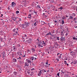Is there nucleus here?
Segmentation results:
<instances>
[{"label":"nucleus","mask_w":77,"mask_h":77,"mask_svg":"<svg viewBox=\"0 0 77 77\" xmlns=\"http://www.w3.org/2000/svg\"><path fill=\"white\" fill-rule=\"evenodd\" d=\"M31 42H32V39L29 38L28 40H26L25 41V43L26 44H30Z\"/></svg>","instance_id":"obj_1"},{"label":"nucleus","mask_w":77,"mask_h":77,"mask_svg":"<svg viewBox=\"0 0 77 77\" xmlns=\"http://www.w3.org/2000/svg\"><path fill=\"white\" fill-rule=\"evenodd\" d=\"M26 61L27 63H28L29 64H30V65H31V63H32V61H31V60H29L26 59Z\"/></svg>","instance_id":"obj_2"},{"label":"nucleus","mask_w":77,"mask_h":77,"mask_svg":"<svg viewBox=\"0 0 77 77\" xmlns=\"http://www.w3.org/2000/svg\"><path fill=\"white\" fill-rule=\"evenodd\" d=\"M30 60L31 61L33 60H36L37 58L36 57H31L30 58Z\"/></svg>","instance_id":"obj_3"},{"label":"nucleus","mask_w":77,"mask_h":77,"mask_svg":"<svg viewBox=\"0 0 77 77\" xmlns=\"http://www.w3.org/2000/svg\"><path fill=\"white\" fill-rule=\"evenodd\" d=\"M60 39L61 42H63V41H65V38L62 36L61 37Z\"/></svg>","instance_id":"obj_4"},{"label":"nucleus","mask_w":77,"mask_h":77,"mask_svg":"<svg viewBox=\"0 0 77 77\" xmlns=\"http://www.w3.org/2000/svg\"><path fill=\"white\" fill-rule=\"evenodd\" d=\"M13 32H15V33H18V32H18V28H16L15 29H13Z\"/></svg>","instance_id":"obj_5"},{"label":"nucleus","mask_w":77,"mask_h":77,"mask_svg":"<svg viewBox=\"0 0 77 77\" xmlns=\"http://www.w3.org/2000/svg\"><path fill=\"white\" fill-rule=\"evenodd\" d=\"M70 54H71V55H72V56H73V55H75V52L73 51L70 52Z\"/></svg>","instance_id":"obj_6"},{"label":"nucleus","mask_w":77,"mask_h":77,"mask_svg":"<svg viewBox=\"0 0 77 77\" xmlns=\"http://www.w3.org/2000/svg\"><path fill=\"white\" fill-rule=\"evenodd\" d=\"M13 50L14 51H17V47L15 46H13Z\"/></svg>","instance_id":"obj_7"},{"label":"nucleus","mask_w":77,"mask_h":77,"mask_svg":"<svg viewBox=\"0 0 77 77\" xmlns=\"http://www.w3.org/2000/svg\"><path fill=\"white\" fill-rule=\"evenodd\" d=\"M23 30H24L26 28V27H27V26L26 24H23Z\"/></svg>","instance_id":"obj_8"},{"label":"nucleus","mask_w":77,"mask_h":77,"mask_svg":"<svg viewBox=\"0 0 77 77\" xmlns=\"http://www.w3.org/2000/svg\"><path fill=\"white\" fill-rule=\"evenodd\" d=\"M29 66V64L27 63L26 62L25 64V66Z\"/></svg>","instance_id":"obj_9"},{"label":"nucleus","mask_w":77,"mask_h":77,"mask_svg":"<svg viewBox=\"0 0 77 77\" xmlns=\"http://www.w3.org/2000/svg\"><path fill=\"white\" fill-rule=\"evenodd\" d=\"M5 53L4 52H2V58H5Z\"/></svg>","instance_id":"obj_10"},{"label":"nucleus","mask_w":77,"mask_h":77,"mask_svg":"<svg viewBox=\"0 0 77 77\" xmlns=\"http://www.w3.org/2000/svg\"><path fill=\"white\" fill-rule=\"evenodd\" d=\"M59 54V56H58V58L59 59H61V56H62V54H60L58 53L57 54V56H58Z\"/></svg>","instance_id":"obj_11"},{"label":"nucleus","mask_w":77,"mask_h":77,"mask_svg":"<svg viewBox=\"0 0 77 77\" xmlns=\"http://www.w3.org/2000/svg\"><path fill=\"white\" fill-rule=\"evenodd\" d=\"M18 18V17H12V19L14 21H15L16 20V19H17Z\"/></svg>","instance_id":"obj_12"},{"label":"nucleus","mask_w":77,"mask_h":77,"mask_svg":"<svg viewBox=\"0 0 77 77\" xmlns=\"http://www.w3.org/2000/svg\"><path fill=\"white\" fill-rule=\"evenodd\" d=\"M19 62H20V65H22V64L23 63V61H21L20 60H19Z\"/></svg>","instance_id":"obj_13"},{"label":"nucleus","mask_w":77,"mask_h":77,"mask_svg":"<svg viewBox=\"0 0 77 77\" xmlns=\"http://www.w3.org/2000/svg\"><path fill=\"white\" fill-rule=\"evenodd\" d=\"M13 62H17V59L15 58H13Z\"/></svg>","instance_id":"obj_14"},{"label":"nucleus","mask_w":77,"mask_h":77,"mask_svg":"<svg viewBox=\"0 0 77 77\" xmlns=\"http://www.w3.org/2000/svg\"><path fill=\"white\" fill-rule=\"evenodd\" d=\"M24 37H27V35H26V34L24 36H22V38L23 40H24V39H25L24 38Z\"/></svg>","instance_id":"obj_15"},{"label":"nucleus","mask_w":77,"mask_h":77,"mask_svg":"<svg viewBox=\"0 0 77 77\" xmlns=\"http://www.w3.org/2000/svg\"><path fill=\"white\" fill-rule=\"evenodd\" d=\"M71 63H72H72H73V64H76V63H77V61H75L74 62H72Z\"/></svg>","instance_id":"obj_16"},{"label":"nucleus","mask_w":77,"mask_h":77,"mask_svg":"<svg viewBox=\"0 0 77 77\" xmlns=\"http://www.w3.org/2000/svg\"><path fill=\"white\" fill-rule=\"evenodd\" d=\"M17 72H14L13 75H17Z\"/></svg>","instance_id":"obj_17"},{"label":"nucleus","mask_w":77,"mask_h":77,"mask_svg":"<svg viewBox=\"0 0 77 77\" xmlns=\"http://www.w3.org/2000/svg\"><path fill=\"white\" fill-rule=\"evenodd\" d=\"M73 39H74L75 40H76V41H77V38L75 37V36H74L73 38Z\"/></svg>","instance_id":"obj_18"},{"label":"nucleus","mask_w":77,"mask_h":77,"mask_svg":"<svg viewBox=\"0 0 77 77\" xmlns=\"http://www.w3.org/2000/svg\"><path fill=\"white\" fill-rule=\"evenodd\" d=\"M36 9H41V7H40V6L38 5L37 7L36 8Z\"/></svg>","instance_id":"obj_19"},{"label":"nucleus","mask_w":77,"mask_h":77,"mask_svg":"<svg viewBox=\"0 0 77 77\" xmlns=\"http://www.w3.org/2000/svg\"><path fill=\"white\" fill-rule=\"evenodd\" d=\"M52 35L51 34V32H50L49 33H48L46 35Z\"/></svg>","instance_id":"obj_20"},{"label":"nucleus","mask_w":77,"mask_h":77,"mask_svg":"<svg viewBox=\"0 0 77 77\" xmlns=\"http://www.w3.org/2000/svg\"><path fill=\"white\" fill-rule=\"evenodd\" d=\"M38 22H37L35 23H34V25L35 26H37V24H38Z\"/></svg>","instance_id":"obj_21"},{"label":"nucleus","mask_w":77,"mask_h":77,"mask_svg":"<svg viewBox=\"0 0 77 77\" xmlns=\"http://www.w3.org/2000/svg\"><path fill=\"white\" fill-rule=\"evenodd\" d=\"M69 19H70V20H71V19L72 20V19H73V17H72V16H70L69 17Z\"/></svg>","instance_id":"obj_22"},{"label":"nucleus","mask_w":77,"mask_h":77,"mask_svg":"<svg viewBox=\"0 0 77 77\" xmlns=\"http://www.w3.org/2000/svg\"><path fill=\"white\" fill-rule=\"evenodd\" d=\"M45 63L46 65H48V60H47L46 62Z\"/></svg>","instance_id":"obj_23"},{"label":"nucleus","mask_w":77,"mask_h":77,"mask_svg":"<svg viewBox=\"0 0 77 77\" xmlns=\"http://www.w3.org/2000/svg\"><path fill=\"white\" fill-rule=\"evenodd\" d=\"M62 22V24L63 25V24H64V23H65L64 22V21L63 20H62L61 21Z\"/></svg>","instance_id":"obj_24"},{"label":"nucleus","mask_w":77,"mask_h":77,"mask_svg":"<svg viewBox=\"0 0 77 77\" xmlns=\"http://www.w3.org/2000/svg\"><path fill=\"white\" fill-rule=\"evenodd\" d=\"M17 54H18L19 55H22V54H21V52H17Z\"/></svg>","instance_id":"obj_25"},{"label":"nucleus","mask_w":77,"mask_h":77,"mask_svg":"<svg viewBox=\"0 0 77 77\" xmlns=\"http://www.w3.org/2000/svg\"><path fill=\"white\" fill-rule=\"evenodd\" d=\"M12 6H14V2H13L11 3Z\"/></svg>","instance_id":"obj_26"},{"label":"nucleus","mask_w":77,"mask_h":77,"mask_svg":"<svg viewBox=\"0 0 77 77\" xmlns=\"http://www.w3.org/2000/svg\"><path fill=\"white\" fill-rule=\"evenodd\" d=\"M42 70H40V71H39V73L40 74H42Z\"/></svg>","instance_id":"obj_27"},{"label":"nucleus","mask_w":77,"mask_h":77,"mask_svg":"<svg viewBox=\"0 0 77 77\" xmlns=\"http://www.w3.org/2000/svg\"><path fill=\"white\" fill-rule=\"evenodd\" d=\"M28 18H31V14H29L28 16Z\"/></svg>","instance_id":"obj_28"},{"label":"nucleus","mask_w":77,"mask_h":77,"mask_svg":"<svg viewBox=\"0 0 77 77\" xmlns=\"http://www.w3.org/2000/svg\"><path fill=\"white\" fill-rule=\"evenodd\" d=\"M76 15L75 14H74V13L72 14V16L73 17H75V16Z\"/></svg>","instance_id":"obj_29"},{"label":"nucleus","mask_w":77,"mask_h":77,"mask_svg":"<svg viewBox=\"0 0 77 77\" xmlns=\"http://www.w3.org/2000/svg\"><path fill=\"white\" fill-rule=\"evenodd\" d=\"M41 74H40V73L38 72V76H40L41 75Z\"/></svg>","instance_id":"obj_30"},{"label":"nucleus","mask_w":77,"mask_h":77,"mask_svg":"<svg viewBox=\"0 0 77 77\" xmlns=\"http://www.w3.org/2000/svg\"><path fill=\"white\" fill-rule=\"evenodd\" d=\"M32 52H33V51H35V50L34 48H32Z\"/></svg>","instance_id":"obj_31"},{"label":"nucleus","mask_w":77,"mask_h":77,"mask_svg":"<svg viewBox=\"0 0 77 77\" xmlns=\"http://www.w3.org/2000/svg\"><path fill=\"white\" fill-rule=\"evenodd\" d=\"M42 72H46V70H45L42 69Z\"/></svg>","instance_id":"obj_32"},{"label":"nucleus","mask_w":77,"mask_h":77,"mask_svg":"<svg viewBox=\"0 0 77 77\" xmlns=\"http://www.w3.org/2000/svg\"><path fill=\"white\" fill-rule=\"evenodd\" d=\"M44 23H45L44 22L42 21V23H41L42 25H43V24H44Z\"/></svg>","instance_id":"obj_33"},{"label":"nucleus","mask_w":77,"mask_h":77,"mask_svg":"<svg viewBox=\"0 0 77 77\" xmlns=\"http://www.w3.org/2000/svg\"><path fill=\"white\" fill-rule=\"evenodd\" d=\"M60 74V72H59L57 74V75L58 77H59V75Z\"/></svg>","instance_id":"obj_34"},{"label":"nucleus","mask_w":77,"mask_h":77,"mask_svg":"<svg viewBox=\"0 0 77 77\" xmlns=\"http://www.w3.org/2000/svg\"><path fill=\"white\" fill-rule=\"evenodd\" d=\"M62 9H63V8L62 7H60V8H59V9H60L61 11L62 10Z\"/></svg>","instance_id":"obj_35"},{"label":"nucleus","mask_w":77,"mask_h":77,"mask_svg":"<svg viewBox=\"0 0 77 77\" xmlns=\"http://www.w3.org/2000/svg\"><path fill=\"white\" fill-rule=\"evenodd\" d=\"M3 31H1L0 32V34H3Z\"/></svg>","instance_id":"obj_36"},{"label":"nucleus","mask_w":77,"mask_h":77,"mask_svg":"<svg viewBox=\"0 0 77 77\" xmlns=\"http://www.w3.org/2000/svg\"><path fill=\"white\" fill-rule=\"evenodd\" d=\"M45 53H43L42 54V56H45Z\"/></svg>","instance_id":"obj_37"},{"label":"nucleus","mask_w":77,"mask_h":77,"mask_svg":"<svg viewBox=\"0 0 77 77\" xmlns=\"http://www.w3.org/2000/svg\"><path fill=\"white\" fill-rule=\"evenodd\" d=\"M20 12H19V11H16V14H19V13Z\"/></svg>","instance_id":"obj_38"},{"label":"nucleus","mask_w":77,"mask_h":77,"mask_svg":"<svg viewBox=\"0 0 77 77\" xmlns=\"http://www.w3.org/2000/svg\"><path fill=\"white\" fill-rule=\"evenodd\" d=\"M65 17H62V20H65Z\"/></svg>","instance_id":"obj_39"},{"label":"nucleus","mask_w":77,"mask_h":77,"mask_svg":"<svg viewBox=\"0 0 77 77\" xmlns=\"http://www.w3.org/2000/svg\"><path fill=\"white\" fill-rule=\"evenodd\" d=\"M28 51V53H30V51L29 50H28V51Z\"/></svg>","instance_id":"obj_40"},{"label":"nucleus","mask_w":77,"mask_h":77,"mask_svg":"<svg viewBox=\"0 0 77 77\" xmlns=\"http://www.w3.org/2000/svg\"><path fill=\"white\" fill-rule=\"evenodd\" d=\"M57 40H58V41H59V37H57Z\"/></svg>","instance_id":"obj_41"},{"label":"nucleus","mask_w":77,"mask_h":77,"mask_svg":"<svg viewBox=\"0 0 77 77\" xmlns=\"http://www.w3.org/2000/svg\"><path fill=\"white\" fill-rule=\"evenodd\" d=\"M74 18V20H73V21H75V20H76V18Z\"/></svg>","instance_id":"obj_42"},{"label":"nucleus","mask_w":77,"mask_h":77,"mask_svg":"<svg viewBox=\"0 0 77 77\" xmlns=\"http://www.w3.org/2000/svg\"><path fill=\"white\" fill-rule=\"evenodd\" d=\"M34 13L35 14H37V12H36V11H34Z\"/></svg>","instance_id":"obj_43"},{"label":"nucleus","mask_w":77,"mask_h":77,"mask_svg":"<svg viewBox=\"0 0 77 77\" xmlns=\"http://www.w3.org/2000/svg\"><path fill=\"white\" fill-rule=\"evenodd\" d=\"M31 71H33V70H35V69L33 68L31 69Z\"/></svg>","instance_id":"obj_44"},{"label":"nucleus","mask_w":77,"mask_h":77,"mask_svg":"<svg viewBox=\"0 0 77 77\" xmlns=\"http://www.w3.org/2000/svg\"><path fill=\"white\" fill-rule=\"evenodd\" d=\"M38 45V46H39V47H41V44H39Z\"/></svg>","instance_id":"obj_45"},{"label":"nucleus","mask_w":77,"mask_h":77,"mask_svg":"<svg viewBox=\"0 0 77 77\" xmlns=\"http://www.w3.org/2000/svg\"><path fill=\"white\" fill-rule=\"evenodd\" d=\"M61 34H63V31L61 32Z\"/></svg>","instance_id":"obj_46"},{"label":"nucleus","mask_w":77,"mask_h":77,"mask_svg":"<svg viewBox=\"0 0 77 77\" xmlns=\"http://www.w3.org/2000/svg\"><path fill=\"white\" fill-rule=\"evenodd\" d=\"M19 21H21V18H20L19 19Z\"/></svg>","instance_id":"obj_47"},{"label":"nucleus","mask_w":77,"mask_h":77,"mask_svg":"<svg viewBox=\"0 0 77 77\" xmlns=\"http://www.w3.org/2000/svg\"><path fill=\"white\" fill-rule=\"evenodd\" d=\"M7 9H8V10H9V9H10L9 7H8Z\"/></svg>","instance_id":"obj_48"},{"label":"nucleus","mask_w":77,"mask_h":77,"mask_svg":"<svg viewBox=\"0 0 77 77\" xmlns=\"http://www.w3.org/2000/svg\"><path fill=\"white\" fill-rule=\"evenodd\" d=\"M61 72H62L63 73V74H64L65 72H63V71H62V70H61Z\"/></svg>","instance_id":"obj_49"},{"label":"nucleus","mask_w":77,"mask_h":77,"mask_svg":"<svg viewBox=\"0 0 77 77\" xmlns=\"http://www.w3.org/2000/svg\"><path fill=\"white\" fill-rule=\"evenodd\" d=\"M68 35V33H66V36H67Z\"/></svg>","instance_id":"obj_50"},{"label":"nucleus","mask_w":77,"mask_h":77,"mask_svg":"<svg viewBox=\"0 0 77 77\" xmlns=\"http://www.w3.org/2000/svg\"><path fill=\"white\" fill-rule=\"evenodd\" d=\"M57 62H59V60L58 59H57Z\"/></svg>","instance_id":"obj_51"},{"label":"nucleus","mask_w":77,"mask_h":77,"mask_svg":"<svg viewBox=\"0 0 77 77\" xmlns=\"http://www.w3.org/2000/svg\"><path fill=\"white\" fill-rule=\"evenodd\" d=\"M51 2H52V3L54 2V1H53V0H52Z\"/></svg>","instance_id":"obj_52"},{"label":"nucleus","mask_w":77,"mask_h":77,"mask_svg":"<svg viewBox=\"0 0 77 77\" xmlns=\"http://www.w3.org/2000/svg\"><path fill=\"white\" fill-rule=\"evenodd\" d=\"M14 6H15V5H16V3H15L14 2Z\"/></svg>","instance_id":"obj_53"},{"label":"nucleus","mask_w":77,"mask_h":77,"mask_svg":"<svg viewBox=\"0 0 77 77\" xmlns=\"http://www.w3.org/2000/svg\"><path fill=\"white\" fill-rule=\"evenodd\" d=\"M54 22H55V23H57V21H56V20H55V21H54Z\"/></svg>","instance_id":"obj_54"},{"label":"nucleus","mask_w":77,"mask_h":77,"mask_svg":"<svg viewBox=\"0 0 77 77\" xmlns=\"http://www.w3.org/2000/svg\"><path fill=\"white\" fill-rule=\"evenodd\" d=\"M3 15L2 14H1V17H3Z\"/></svg>","instance_id":"obj_55"},{"label":"nucleus","mask_w":77,"mask_h":77,"mask_svg":"<svg viewBox=\"0 0 77 77\" xmlns=\"http://www.w3.org/2000/svg\"><path fill=\"white\" fill-rule=\"evenodd\" d=\"M6 22H8V20H6Z\"/></svg>","instance_id":"obj_56"},{"label":"nucleus","mask_w":77,"mask_h":77,"mask_svg":"<svg viewBox=\"0 0 77 77\" xmlns=\"http://www.w3.org/2000/svg\"><path fill=\"white\" fill-rule=\"evenodd\" d=\"M60 35H61V36H62V35H63V36H64V34H61Z\"/></svg>","instance_id":"obj_57"},{"label":"nucleus","mask_w":77,"mask_h":77,"mask_svg":"<svg viewBox=\"0 0 77 77\" xmlns=\"http://www.w3.org/2000/svg\"><path fill=\"white\" fill-rule=\"evenodd\" d=\"M27 72L28 74H30V72Z\"/></svg>","instance_id":"obj_58"},{"label":"nucleus","mask_w":77,"mask_h":77,"mask_svg":"<svg viewBox=\"0 0 77 77\" xmlns=\"http://www.w3.org/2000/svg\"><path fill=\"white\" fill-rule=\"evenodd\" d=\"M43 44H44V45H45V43H43Z\"/></svg>","instance_id":"obj_59"},{"label":"nucleus","mask_w":77,"mask_h":77,"mask_svg":"<svg viewBox=\"0 0 77 77\" xmlns=\"http://www.w3.org/2000/svg\"><path fill=\"white\" fill-rule=\"evenodd\" d=\"M69 51H71V48L69 49Z\"/></svg>","instance_id":"obj_60"},{"label":"nucleus","mask_w":77,"mask_h":77,"mask_svg":"<svg viewBox=\"0 0 77 77\" xmlns=\"http://www.w3.org/2000/svg\"><path fill=\"white\" fill-rule=\"evenodd\" d=\"M66 64H67V63H66V62L65 63V65H66Z\"/></svg>","instance_id":"obj_61"},{"label":"nucleus","mask_w":77,"mask_h":77,"mask_svg":"<svg viewBox=\"0 0 77 77\" xmlns=\"http://www.w3.org/2000/svg\"><path fill=\"white\" fill-rule=\"evenodd\" d=\"M19 59H21V58L20 57H19Z\"/></svg>","instance_id":"obj_62"},{"label":"nucleus","mask_w":77,"mask_h":77,"mask_svg":"<svg viewBox=\"0 0 77 77\" xmlns=\"http://www.w3.org/2000/svg\"><path fill=\"white\" fill-rule=\"evenodd\" d=\"M2 9V7H0V10H1Z\"/></svg>","instance_id":"obj_63"},{"label":"nucleus","mask_w":77,"mask_h":77,"mask_svg":"<svg viewBox=\"0 0 77 77\" xmlns=\"http://www.w3.org/2000/svg\"><path fill=\"white\" fill-rule=\"evenodd\" d=\"M76 52H77V48H76Z\"/></svg>","instance_id":"obj_64"}]
</instances>
